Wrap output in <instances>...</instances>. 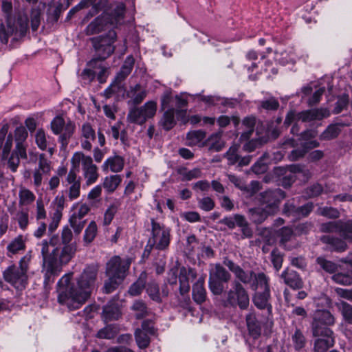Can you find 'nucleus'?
I'll list each match as a JSON object with an SVG mask.
<instances>
[{"label":"nucleus","mask_w":352,"mask_h":352,"mask_svg":"<svg viewBox=\"0 0 352 352\" xmlns=\"http://www.w3.org/2000/svg\"><path fill=\"white\" fill-rule=\"evenodd\" d=\"M98 272L97 265H89L74 280H72L73 273L63 276L57 283L59 304L70 311L80 308L95 287Z\"/></svg>","instance_id":"1"},{"label":"nucleus","mask_w":352,"mask_h":352,"mask_svg":"<svg viewBox=\"0 0 352 352\" xmlns=\"http://www.w3.org/2000/svg\"><path fill=\"white\" fill-rule=\"evenodd\" d=\"M126 7L122 2H115L104 10L101 15L96 17L85 28L87 35L98 34L105 30L108 25L118 26L124 20Z\"/></svg>","instance_id":"2"},{"label":"nucleus","mask_w":352,"mask_h":352,"mask_svg":"<svg viewBox=\"0 0 352 352\" xmlns=\"http://www.w3.org/2000/svg\"><path fill=\"white\" fill-rule=\"evenodd\" d=\"M131 262L122 259L120 256L112 257L106 265V274L108 279L104 282V292L106 294L113 292L124 280Z\"/></svg>","instance_id":"3"},{"label":"nucleus","mask_w":352,"mask_h":352,"mask_svg":"<svg viewBox=\"0 0 352 352\" xmlns=\"http://www.w3.org/2000/svg\"><path fill=\"white\" fill-rule=\"evenodd\" d=\"M60 239L58 236L53 235L50 241L45 239L39 245L43 257V266L46 270V276L57 275L60 272L58 256L59 254Z\"/></svg>","instance_id":"4"},{"label":"nucleus","mask_w":352,"mask_h":352,"mask_svg":"<svg viewBox=\"0 0 352 352\" xmlns=\"http://www.w3.org/2000/svg\"><path fill=\"white\" fill-rule=\"evenodd\" d=\"M30 261V257L25 256L20 260L19 265L9 266L3 272L6 281L12 284L17 289H23L28 280L27 272Z\"/></svg>","instance_id":"5"},{"label":"nucleus","mask_w":352,"mask_h":352,"mask_svg":"<svg viewBox=\"0 0 352 352\" xmlns=\"http://www.w3.org/2000/svg\"><path fill=\"white\" fill-rule=\"evenodd\" d=\"M116 38L117 34L114 30L109 31L105 36L93 38L91 41L97 57L91 59L89 65L91 66L96 64L97 61L104 60L110 56L115 50L113 43Z\"/></svg>","instance_id":"6"},{"label":"nucleus","mask_w":352,"mask_h":352,"mask_svg":"<svg viewBox=\"0 0 352 352\" xmlns=\"http://www.w3.org/2000/svg\"><path fill=\"white\" fill-rule=\"evenodd\" d=\"M151 236L145 248L144 254L148 256L152 248L158 250H166L170 243V230L164 226L160 225L151 220Z\"/></svg>","instance_id":"7"},{"label":"nucleus","mask_w":352,"mask_h":352,"mask_svg":"<svg viewBox=\"0 0 352 352\" xmlns=\"http://www.w3.org/2000/svg\"><path fill=\"white\" fill-rule=\"evenodd\" d=\"M224 296L225 299L223 302L224 307H236L239 306L240 309H245L249 305L248 294L237 280L232 282L230 289L225 293Z\"/></svg>","instance_id":"8"},{"label":"nucleus","mask_w":352,"mask_h":352,"mask_svg":"<svg viewBox=\"0 0 352 352\" xmlns=\"http://www.w3.org/2000/svg\"><path fill=\"white\" fill-rule=\"evenodd\" d=\"M51 129L55 135H60V148L65 151L69 140L73 135L76 125L70 119L65 120L62 116H56L51 122Z\"/></svg>","instance_id":"9"},{"label":"nucleus","mask_w":352,"mask_h":352,"mask_svg":"<svg viewBox=\"0 0 352 352\" xmlns=\"http://www.w3.org/2000/svg\"><path fill=\"white\" fill-rule=\"evenodd\" d=\"M157 103L155 101H148L139 108L131 109L127 116V120L131 123L143 124L148 119L152 118L156 113Z\"/></svg>","instance_id":"10"},{"label":"nucleus","mask_w":352,"mask_h":352,"mask_svg":"<svg viewBox=\"0 0 352 352\" xmlns=\"http://www.w3.org/2000/svg\"><path fill=\"white\" fill-rule=\"evenodd\" d=\"M72 211L69 222L74 232L79 234L85 227L86 221L83 218L90 211V207L85 203L77 202L72 206Z\"/></svg>","instance_id":"11"},{"label":"nucleus","mask_w":352,"mask_h":352,"mask_svg":"<svg viewBox=\"0 0 352 352\" xmlns=\"http://www.w3.org/2000/svg\"><path fill=\"white\" fill-rule=\"evenodd\" d=\"M80 161L82 163L84 176L87 179V184H94L98 177L96 166L93 164L92 159L89 155H73L72 163L74 168L79 166Z\"/></svg>","instance_id":"12"},{"label":"nucleus","mask_w":352,"mask_h":352,"mask_svg":"<svg viewBox=\"0 0 352 352\" xmlns=\"http://www.w3.org/2000/svg\"><path fill=\"white\" fill-rule=\"evenodd\" d=\"M285 197L284 191L280 189L268 190L258 195V201L265 208L274 214L278 209L280 201Z\"/></svg>","instance_id":"13"},{"label":"nucleus","mask_w":352,"mask_h":352,"mask_svg":"<svg viewBox=\"0 0 352 352\" xmlns=\"http://www.w3.org/2000/svg\"><path fill=\"white\" fill-rule=\"evenodd\" d=\"M322 230L327 232H336L344 239L350 240L352 238V220H339L322 225Z\"/></svg>","instance_id":"14"},{"label":"nucleus","mask_w":352,"mask_h":352,"mask_svg":"<svg viewBox=\"0 0 352 352\" xmlns=\"http://www.w3.org/2000/svg\"><path fill=\"white\" fill-rule=\"evenodd\" d=\"M96 0H81L79 3L73 7L67 13V18L70 19L72 16L82 9L87 8L92 6L91 10L87 13L86 18L89 19L94 16L102 10L107 4L108 0H100L96 3Z\"/></svg>","instance_id":"15"},{"label":"nucleus","mask_w":352,"mask_h":352,"mask_svg":"<svg viewBox=\"0 0 352 352\" xmlns=\"http://www.w3.org/2000/svg\"><path fill=\"white\" fill-rule=\"evenodd\" d=\"M122 302L113 299L110 300L104 307L102 318L104 322L118 320L122 316Z\"/></svg>","instance_id":"16"},{"label":"nucleus","mask_w":352,"mask_h":352,"mask_svg":"<svg viewBox=\"0 0 352 352\" xmlns=\"http://www.w3.org/2000/svg\"><path fill=\"white\" fill-rule=\"evenodd\" d=\"M145 289L149 298L158 303L162 302V298L167 297L169 293L166 285H164L160 290L158 284L153 280L148 282L145 285Z\"/></svg>","instance_id":"17"},{"label":"nucleus","mask_w":352,"mask_h":352,"mask_svg":"<svg viewBox=\"0 0 352 352\" xmlns=\"http://www.w3.org/2000/svg\"><path fill=\"white\" fill-rule=\"evenodd\" d=\"M329 116L330 112L327 108L312 109L298 113V120L306 122L314 120H320Z\"/></svg>","instance_id":"18"},{"label":"nucleus","mask_w":352,"mask_h":352,"mask_svg":"<svg viewBox=\"0 0 352 352\" xmlns=\"http://www.w3.org/2000/svg\"><path fill=\"white\" fill-rule=\"evenodd\" d=\"M281 278L285 284L294 289H299L303 286V282L298 274L292 270H285L281 274Z\"/></svg>","instance_id":"19"},{"label":"nucleus","mask_w":352,"mask_h":352,"mask_svg":"<svg viewBox=\"0 0 352 352\" xmlns=\"http://www.w3.org/2000/svg\"><path fill=\"white\" fill-rule=\"evenodd\" d=\"M204 146L206 147L210 152H219L224 146V142L222 140V132L212 134L204 142Z\"/></svg>","instance_id":"20"},{"label":"nucleus","mask_w":352,"mask_h":352,"mask_svg":"<svg viewBox=\"0 0 352 352\" xmlns=\"http://www.w3.org/2000/svg\"><path fill=\"white\" fill-rule=\"evenodd\" d=\"M312 320L316 321L327 325V327L333 326L336 322L334 316L327 309H318L314 311L312 316Z\"/></svg>","instance_id":"21"},{"label":"nucleus","mask_w":352,"mask_h":352,"mask_svg":"<svg viewBox=\"0 0 352 352\" xmlns=\"http://www.w3.org/2000/svg\"><path fill=\"white\" fill-rule=\"evenodd\" d=\"M175 115V113L174 108H169L166 109L159 121V125L165 131H170L177 124Z\"/></svg>","instance_id":"22"},{"label":"nucleus","mask_w":352,"mask_h":352,"mask_svg":"<svg viewBox=\"0 0 352 352\" xmlns=\"http://www.w3.org/2000/svg\"><path fill=\"white\" fill-rule=\"evenodd\" d=\"M322 338L316 339L314 344V352H327L334 345L335 340L333 335L321 336Z\"/></svg>","instance_id":"23"},{"label":"nucleus","mask_w":352,"mask_h":352,"mask_svg":"<svg viewBox=\"0 0 352 352\" xmlns=\"http://www.w3.org/2000/svg\"><path fill=\"white\" fill-rule=\"evenodd\" d=\"M249 217L254 223L259 224L263 222L267 217L272 214L269 210L265 208H254L248 210Z\"/></svg>","instance_id":"24"},{"label":"nucleus","mask_w":352,"mask_h":352,"mask_svg":"<svg viewBox=\"0 0 352 352\" xmlns=\"http://www.w3.org/2000/svg\"><path fill=\"white\" fill-rule=\"evenodd\" d=\"M206 132L201 130L192 131L188 133L186 136V144L189 146H197L203 147L204 145V139Z\"/></svg>","instance_id":"25"},{"label":"nucleus","mask_w":352,"mask_h":352,"mask_svg":"<svg viewBox=\"0 0 352 352\" xmlns=\"http://www.w3.org/2000/svg\"><path fill=\"white\" fill-rule=\"evenodd\" d=\"M206 292L204 288V278H199L192 287V298L194 300L201 304L205 301Z\"/></svg>","instance_id":"26"},{"label":"nucleus","mask_w":352,"mask_h":352,"mask_svg":"<svg viewBox=\"0 0 352 352\" xmlns=\"http://www.w3.org/2000/svg\"><path fill=\"white\" fill-rule=\"evenodd\" d=\"M124 164V160L120 155H113L105 161L103 166L111 172L118 173L122 170Z\"/></svg>","instance_id":"27"},{"label":"nucleus","mask_w":352,"mask_h":352,"mask_svg":"<svg viewBox=\"0 0 352 352\" xmlns=\"http://www.w3.org/2000/svg\"><path fill=\"white\" fill-rule=\"evenodd\" d=\"M256 123V120L254 116H248L243 120L242 125L244 127V131L241 135V140H248L251 137L254 133Z\"/></svg>","instance_id":"28"},{"label":"nucleus","mask_w":352,"mask_h":352,"mask_svg":"<svg viewBox=\"0 0 352 352\" xmlns=\"http://www.w3.org/2000/svg\"><path fill=\"white\" fill-rule=\"evenodd\" d=\"M8 21L10 22V25L14 29L13 34H18L19 36H23L26 34L28 28V19L27 16H19L17 19L16 26L12 23L11 19L8 18L7 23H8Z\"/></svg>","instance_id":"29"},{"label":"nucleus","mask_w":352,"mask_h":352,"mask_svg":"<svg viewBox=\"0 0 352 352\" xmlns=\"http://www.w3.org/2000/svg\"><path fill=\"white\" fill-rule=\"evenodd\" d=\"M336 306L340 312L343 320L352 324V305L344 300H340L336 303Z\"/></svg>","instance_id":"30"},{"label":"nucleus","mask_w":352,"mask_h":352,"mask_svg":"<svg viewBox=\"0 0 352 352\" xmlns=\"http://www.w3.org/2000/svg\"><path fill=\"white\" fill-rule=\"evenodd\" d=\"M343 125L340 123L329 124L327 129L320 134V138L323 140H330L338 136L341 132Z\"/></svg>","instance_id":"31"},{"label":"nucleus","mask_w":352,"mask_h":352,"mask_svg":"<svg viewBox=\"0 0 352 352\" xmlns=\"http://www.w3.org/2000/svg\"><path fill=\"white\" fill-rule=\"evenodd\" d=\"M246 322L250 334L254 338H257L261 334V327L255 315L252 313L249 314L246 316Z\"/></svg>","instance_id":"32"},{"label":"nucleus","mask_w":352,"mask_h":352,"mask_svg":"<svg viewBox=\"0 0 352 352\" xmlns=\"http://www.w3.org/2000/svg\"><path fill=\"white\" fill-rule=\"evenodd\" d=\"M256 138L252 139L244 144L243 150L245 152L251 153L253 152L256 148L261 146L263 144L267 142V138L265 136H261L258 130L256 131Z\"/></svg>","instance_id":"33"},{"label":"nucleus","mask_w":352,"mask_h":352,"mask_svg":"<svg viewBox=\"0 0 352 352\" xmlns=\"http://www.w3.org/2000/svg\"><path fill=\"white\" fill-rule=\"evenodd\" d=\"M76 251L75 248L71 244L64 245L63 248L60 253L58 256V264L60 265V269L61 268L62 264L67 263L73 255L74 254Z\"/></svg>","instance_id":"34"},{"label":"nucleus","mask_w":352,"mask_h":352,"mask_svg":"<svg viewBox=\"0 0 352 352\" xmlns=\"http://www.w3.org/2000/svg\"><path fill=\"white\" fill-rule=\"evenodd\" d=\"M311 330L314 337H320L321 336L333 335V332L327 325L318 323L312 320L311 322Z\"/></svg>","instance_id":"35"},{"label":"nucleus","mask_w":352,"mask_h":352,"mask_svg":"<svg viewBox=\"0 0 352 352\" xmlns=\"http://www.w3.org/2000/svg\"><path fill=\"white\" fill-rule=\"evenodd\" d=\"M270 296V292L263 291V292H257L254 296V303L258 309H263L265 308L270 307L269 304V298Z\"/></svg>","instance_id":"36"},{"label":"nucleus","mask_w":352,"mask_h":352,"mask_svg":"<svg viewBox=\"0 0 352 352\" xmlns=\"http://www.w3.org/2000/svg\"><path fill=\"white\" fill-rule=\"evenodd\" d=\"M122 182V178L118 175L106 177L103 182L104 188L109 193L113 192Z\"/></svg>","instance_id":"37"},{"label":"nucleus","mask_w":352,"mask_h":352,"mask_svg":"<svg viewBox=\"0 0 352 352\" xmlns=\"http://www.w3.org/2000/svg\"><path fill=\"white\" fill-rule=\"evenodd\" d=\"M269 278L263 273L255 274L254 278L251 284V288L253 290H256L258 288L263 289V291H270Z\"/></svg>","instance_id":"38"},{"label":"nucleus","mask_w":352,"mask_h":352,"mask_svg":"<svg viewBox=\"0 0 352 352\" xmlns=\"http://www.w3.org/2000/svg\"><path fill=\"white\" fill-rule=\"evenodd\" d=\"M230 276V274L220 264H216L210 272V277L222 282H228Z\"/></svg>","instance_id":"39"},{"label":"nucleus","mask_w":352,"mask_h":352,"mask_svg":"<svg viewBox=\"0 0 352 352\" xmlns=\"http://www.w3.org/2000/svg\"><path fill=\"white\" fill-rule=\"evenodd\" d=\"M324 243L329 244L332 249L336 252H343L346 249V243L340 239L324 236L322 238Z\"/></svg>","instance_id":"40"},{"label":"nucleus","mask_w":352,"mask_h":352,"mask_svg":"<svg viewBox=\"0 0 352 352\" xmlns=\"http://www.w3.org/2000/svg\"><path fill=\"white\" fill-rule=\"evenodd\" d=\"M131 309L137 319H142L148 314V308L145 302L141 300H135Z\"/></svg>","instance_id":"41"},{"label":"nucleus","mask_w":352,"mask_h":352,"mask_svg":"<svg viewBox=\"0 0 352 352\" xmlns=\"http://www.w3.org/2000/svg\"><path fill=\"white\" fill-rule=\"evenodd\" d=\"M19 198L20 206H28L34 201L36 197L31 190L23 188L19 192Z\"/></svg>","instance_id":"42"},{"label":"nucleus","mask_w":352,"mask_h":352,"mask_svg":"<svg viewBox=\"0 0 352 352\" xmlns=\"http://www.w3.org/2000/svg\"><path fill=\"white\" fill-rule=\"evenodd\" d=\"M14 29L10 25V22L8 21V25L6 26L3 21L0 19V41L3 44H7L10 36L13 35Z\"/></svg>","instance_id":"43"},{"label":"nucleus","mask_w":352,"mask_h":352,"mask_svg":"<svg viewBox=\"0 0 352 352\" xmlns=\"http://www.w3.org/2000/svg\"><path fill=\"white\" fill-rule=\"evenodd\" d=\"M276 59L281 65H285L290 63H294L295 55L292 50L276 52Z\"/></svg>","instance_id":"44"},{"label":"nucleus","mask_w":352,"mask_h":352,"mask_svg":"<svg viewBox=\"0 0 352 352\" xmlns=\"http://www.w3.org/2000/svg\"><path fill=\"white\" fill-rule=\"evenodd\" d=\"M255 273L252 271H244L242 268L239 267L235 272L234 275L236 278L244 284H250L251 285Z\"/></svg>","instance_id":"45"},{"label":"nucleus","mask_w":352,"mask_h":352,"mask_svg":"<svg viewBox=\"0 0 352 352\" xmlns=\"http://www.w3.org/2000/svg\"><path fill=\"white\" fill-rule=\"evenodd\" d=\"M118 333V329L114 325H107L104 328L100 329L96 337L100 339H112Z\"/></svg>","instance_id":"46"},{"label":"nucleus","mask_w":352,"mask_h":352,"mask_svg":"<svg viewBox=\"0 0 352 352\" xmlns=\"http://www.w3.org/2000/svg\"><path fill=\"white\" fill-rule=\"evenodd\" d=\"M97 234V225L95 221H91L85 229L83 241L85 243H91Z\"/></svg>","instance_id":"47"},{"label":"nucleus","mask_w":352,"mask_h":352,"mask_svg":"<svg viewBox=\"0 0 352 352\" xmlns=\"http://www.w3.org/2000/svg\"><path fill=\"white\" fill-rule=\"evenodd\" d=\"M292 340L296 350L302 349L306 343V339L302 332L298 328L296 329L294 334L292 335Z\"/></svg>","instance_id":"48"},{"label":"nucleus","mask_w":352,"mask_h":352,"mask_svg":"<svg viewBox=\"0 0 352 352\" xmlns=\"http://www.w3.org/2000/svg\"><path fill=\"white\" fill-rule=\"evenodd\" d=\"M135 337L136 342L140 348L145 349L149 345V335L144 332V331L137 329L135 332Z\"/></svg>","instance_id":"49"},{"label":"nucleus","mask_w":352,"mask_h":352,"mask_svg":"<svg viewBox=\"0 0 352 352\" xmlns=\"http://www.w3.org/2000/svg\"><path fill=\"white\" fill-rule=\"evenodd\" d=\"M316 261L320 267L328 273H334L338 270V266L336 263H333V261L327 260L323 257H318Z\"/></svg>","instance_id":"50"},{"label":"nucleus","mask_w":352,"mask_h":352,"mask_svg":"<svg viewBox=\"0 0 352 352\" xmlns=\"http://www.w3.org/2000/svg\"><path fill=\"white\" fill-rule=\"evenodd\" d=\"M270 155H262L260 159L253 165L252 169L256 174H261L267 170V162Z\"/></svg>","instance_id":"51"},{"label":"nucleus","mask_w":352,"mask_h":352,"mask_svg":"<svg viewBox=\"0 0 352 352\" xmlns=\"http://www.w3.org/2000/svg\"><path fill=\"white\" fill-rule=\"evenodd\" d=\"M237 226L241 228L243 237L250 238L252 236V230L250 228L248 222L244 216H237Z\"/></svg>","instance_id":"52"},{"label":"nucleus","mask_w":352,"mask_h":352,"mask_svg":"<svg viewBox=\"0 0 352 352\" xmlns=\"http://www.w3.org/2000/svg\"><path fill=\"white\" fill-rule=\"evenodd\" d=\"M25 248V241L22 236H18L8 245V252L12 254H16L19 250Z\"/></svg>","instance_id":"53"},{"label":"nucleus","mask_w":352,"mask_h":352,"mask_svg":"<svg viewBox=\"0 0 352 352\" xmlns=\"http://www.w3.org/2000/svg\"><path fill=\"white\" fill-rule=\"evenodd\" d=\"M332 280L340 285H352V272L351 273H336L333 275Z\"/></svg>","instance_id":"54"},{"label":"nucleus","mask_w":352,"mask_h":352,"mask_svg":"<svg viewBox=\"0 0 352 352\" xmlns=\"http://www.w3.org/2000/svg\"><path fill=\"white\" fill-rule=\"evenodd\" d=\"M16 220L22 230H25L29 224V214L28 211L21 210L16 213Z\"/></svg>","instance_id":"55"},{"label":"nucleus","mask_w":352,"mask_h":352,"mask_svg":"<svg viewBox=\"0 0 352 352\" xmlns=\"http://www.w3.org/2000/svg\"><path fill=\"white\" fill-rule=\"evenodd\" d=\"M222 281L214 279L212 277L209 280V288L214 295H220L224 290V286Z\"/></svg>","instance_id":"56"},{"label":"nucleus","mask_w":352,"mask_h":352,"mask_svg":"<svg viewBox=\"0 0 352 352\" xmlns=\"http://www.w3.org/2000/svg\"><path fill=\"white\" fill-rule=\"evenodd\" d=\"M292 166V170L295 172L296 179H298L302 183L306 182L309 179L310 177L309 170L302 169L300 166L296 165Z\"/></svg>","instance_id":"57"},{"label":"nucleus","mask_w":352,"mask_h":352,"mask_svg":"<svg viewBox=\"0 0 352 352\" xmlns=\"http://www.w3.org/2000/svg\"><path fill=\"white\" fill-rule=\"evenodd\" d=\"M214 206V200L210 197H204L198 199V206L206 212L212 210Z\"/></svg>","instance_id":"58"},{"label":"nucleus","mask_w":352,"mask_h":352,"mask_svg":"<svg viewBox=\"0 0 352 352\" xmlns=\"http://www.w3.org/2000/svg\"><path fill=\"white\" fill-rule=\"evenodd\" d=\"M261 107L267 111H276L279 107V102L274 97H271L267 100H263L260 102Z\"/></svg>","instance_id":"59"},{"label":"nucleus","mask_w":352,"mask_h":352,"mask_svg":"<svg viewBox=\"0 0 352 352\" xmlns=\"http://www.w3.org/2000/svg\"><path fill=\"white\" fill-rule=\"evenodd\" d=\"M314 205L312 203L309 202L300 207H296V213L294 217L301 218L305 217L312 211Z\"/></svg>","instance_id":"60"},{"label":"nucleus","mask_w":352,"mask_h":352,"mask_svg":"<svg viewBox=\"0 0 352 352\" xmlns=\"http://www.w3.org/2000/svg\"><path fill=\"white\" fill-rule=\"evenodd\" d=\"M296 180L295 172L292 170V166H290L289 171L282 178L281 185L284 188H289Z\"/></svg>","instance_id":"61"},{"label":"nucleus","mask_w":352,"mask_h":352,"mask_svg":"<svg viewBox=\"0 0 352 352\" xmlns=\"http://www.w3.org/2000/svg\"><path fill=\"white\" fill-rule=\"evenodd\" d=\"M319 214L329 218L336 219L340 217L339 211L332 207H324L319 209Z\"/></svg>","instance_id":"62"},{"label":"nucleus","mask_w":352,"mask_h":352,"mask_svg":"<svg viewBox=\"0 0 352 352\" xmlns=\"http://www.w3.org/2000/svg\"><path fill=\"white\" fill-rule=\"evenodd\" d=\"M81 134L85 139H95V131L89 123H84L82 125Z\"/></svg>","instance_id":"63"},{"label":"nucleus","mask_w":352,"mask_h":352,"mask_svg":"<svg viewBox=\"0 0 352 352\" xmlns=\"http://www.w3.org/2000/svg\"><path fill=\"white\" fill-rule=\"evenodd\" d=\"M118 206L111 204L105 211L104 215V224L109 225L113 220L115 214L117 212Z\"/></svg>","instance_id":"64"}]
</instances>
